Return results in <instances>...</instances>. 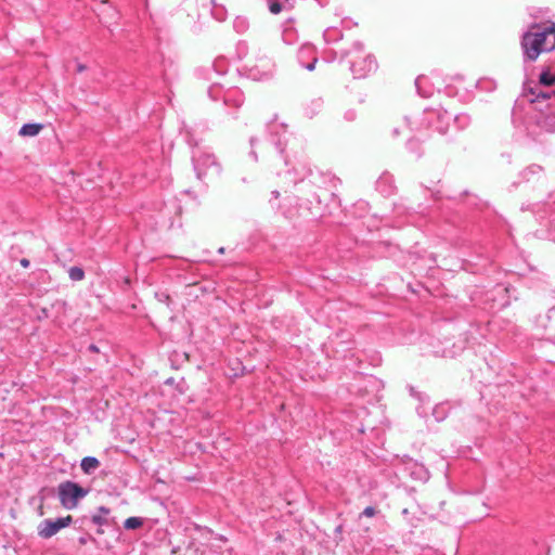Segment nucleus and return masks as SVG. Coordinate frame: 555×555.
Here are the masks:
<instances>
[{"instance_id": "7", "label": "nucleus", "mask_w": 555, "mask_h": 555, "mask_svg": "<svg viewBox=\"0 0 555 555\" xmlns=\"http://www.w3.org/2000/svg\"><path fill=\"white\" fill-rule=\"evenodd\" d=\"M525 95H532V98H529V102L534 103L540 101L541 99L547 100L552 96V94L555 95V91L553 92H544L540 90V87L538 85H534L533 87L529 85H525L524 87Z\"/></svg>"}, {"instance_id": "6", "label": "nucleus", "mask_w": 555, "mask_h": 555, "mask_svg": "<svg viewBox=\"0 0 555 555\" xmlns=\"http://www.w3.org/2000/svg\"><path fill=\"white\" fill-rule=\"evenodd\" d=\"M109 514H111V509L108 507L99 506L98 514L92 515L90 518L82 517V518L77 519L78 520L77 529L83 530L85 525H87V522H91L99 527L115 525L116 520L114 517L109 518L108 517Z\"/></svg>"}, {"instance_id": "28", "label": "nucleus", "mask_w": 555, "mask_h": 555, "mask_svg": "<svg viewBox=\"0 0 555 555\" xmlns=\"http://www.w3.org/2000/svg\"><path fill=\"white\" fill-rule=\"evenodd\" d=\"M38 514L40 516H42L44 513H43V505L41 504L39 507H38Z\"/></svg>"}, {"instance_id": "23", "label": "nucleus", "mask_w": 555, "mask_h": 555, "mask_svg": "<svg viewBox=\"0 0 555 555\" xmlns=\"http://www.w3.org/2000/svg\"><path fill=\"white\" fill-rule=\"evenodd\" d=\"M410 393L417 398L418 400H421V395L415 390V388L413 386L410 387Z\"/></svg>"}, {"instance_id": "3", "label": "nucleus", "mask_w": 555, "mask_h": 555, "mask_svg": "<svg viewBox=\"0 0 555 555\" xmlns=\"http://www.w3.org/2000/svg\"><path fill=\"white\" fill-rule=\"evenodd\" d=\"M89 493L88 488H83L79 483L66 480L57 486V498L60 504L66 509H74L78 503Z\"/></svg>"}, {"instance_id": "16", "label": "nucleus", "mask_w": 555, "mask_h": 555, "mask_svg": "<svg viewBox=\"0 0 555 555\" xmlns=\"http://www.w3.org/2000/svg\"><path fill=\"white\" fill-rule=\"evenodd\" d=\"M269 10L272 14H279L282 11V5L278 0H269Z\"/></svg>"}, {"instance_id": "20", "label": "nucleus", "mask_w": 555, "mask_h": 555, "mask_svg": "<svg viewBox=\"0 0 555 555\" xmlns=\"http://www.w3.org/2000/svg\"><path fill=\"white\" fill-rule=\"evenodd\" d=\"M345 118H346L347 120L352 121V120H354V119H356V113H354L353 111H348V112H346V114H345Z\"/></svg>"}, {"instance_id": "24", "label": "nucleus", "mask_w": 555, "mask_h": 555, "mask_svg": "<svg viewBox=\"0 0 555 555\" xmlns=\"http://www.w3.org/2000/svg\"><path fill=\"white\" fill-rule=\"evenodd\" d=\"M20 263H21V266H22L23 268H28V267H29V264H30V262H29V260H28L27 258H23V259H21V260H20Z\"/></svg>"}, {"instance_id": "1", "label": "nucleus", "mask_w": 555, "mask_h": 555, "mask_svg": "<svg viewBox=\"0 0 555 555\" xmlns=\"http://www.w3.org/2000/svg\"><path fill=\"white\" fill-rule=\"evenodd\" d=\"M524 57L535 61L543 52L555 49V24L547 26L533 25L521 39Z\"/></svg>"}, {"instance_id": "17", "label": "nucleus", "mask_w": 555, "mask_h": 555, "mask_svg": "<svg viewBox=\"0 0 555 555\" xmlns=\"http://www.w3.org/2000/svg\"><path fill=\"white\" fill-rule=\"evenodd\" d=\"M343 531H344V526L343 524L338 525L334 532H335V540L337 543L341 542L343 541Z\"/></svg>"}, {"instance_id": "10", "label": "nucleus", "mask_w": 555, "mask_h": 555, "mask_svg": "<svg viewBox=\"0 0 555 555\" xmlns=\"http://www.w3.org/2000/svg\"><path fill=\"white\" fill-rule=\"evenodd\" d=\"M406 150L415 158H420L423 155L422 142L416 138H412L406 142Z\"/></svg>"}, {"instance_id": "9", "label": "nucleus", "mask_w": 555, "mask_h": 555, "mask_svg": "<svg viewBox=\"0 0 555 555\" xmlns=\"http://www.w3.org/2000/svg\"><path fill=\"white\" fill-rule=\"evenodd\" d=\"M43 128L42 124H25L21 127L18 134L22 137H35Z\"/></svg>"}, {"instance_id": "2", "label": "nucleus", "mask_w": 555, "mask_h": 555, "mask_svg": "<svg viewBox=\"0 0 555 555\" xmlns=\"http://www.w3.org/2000/svg\"><path fill=\"white\" fill-rule=\"evenodd\" d=\"M280 191H271V197L269 198V204L271 205V207L279 210L283 215V217L288 220H294L298 218L300 212V204L298 196L295 194H288V192L284 190L282 199H280Z\"/></svg>"}, {"instance_id": "15", "label": "nucleus", "mask_w": 555, "mask_h": 555, "mask_svg": "<svg viewBox=\"0 0 555 555\" xmlns=\"http://www.w3.org/2000/svg\"><path fill=\"white\" fill-rule=\"evenodd\" d=\"M78 542L80 545H86L89 542H92L96 547H99L100 545L96 538L90 534L89 532H83V534L78 538Z\"/></svg>"}, {"instance_id": "21", "label": "nucleus", "mask_w": 555, "mask_h": 555, "mask_svg": "<svg viewBox=\"0 0 555 555\" xmlns=\"http://www.w3.org/2000/svg\"><path fill=\"white\" fill-rule=\"evenodd\" d=\"M366 62H367V66H369V67H372V66H376V65H377L376 60H375V57H373V56H367Z\"/></svg>"}, {"instance_id": "32", "label": "nucleus", "mask_w": 555, "mask_h": 555, "mask_svg": "<svg viewBox=\"0 0 555 555\" xmlns=\"http://www.w3.org/2000/svg\"><path fill=\"white\" fill-rule=\"evenodd\" d=\"M219 254H223L224 253V248L223 247H220L219 250H218Z\"/></svg>"}, {"instance_id": "27", "label": "nucleus", "mask_w": 555, "mask_h": 555, "mask_svg": "<svg viewBox=\"0 0 555 555\" xmlns=\"http://www.w3.org/2000/svg\"><path fill=\"white\" fill-rule=\"evenodd\" d=\"M56 305L62 306V307H65V306H66V302H65V301H62V300H57V301H55V302L52 305V307H54V306H56Z\"/></svg>"}, {"instance_id": "5", "label": "nucleus", "mask_w": 555, "mask_h": 555, "mask_svg": "<svg viewBox=\"0 0 555 555\" xmlns=\"http://www.w3.org/2000/svg\"><path fill=\"white\" fill-rule=\"evenodd\" d=\"M74 524L75 526H78V520H74L72 515H67L65 517H59L56 519L47 518L43 519L38 525V535L41 539H50L53 535H55L61 529H64L68 527L69 525Z\"/></svg>"}, {"instance_id": "13", "label": "nucleus", "mask_w": 555, "mask_h": 555, "mask_svg": "<svg viewBox=\"0 0 555 555\" xmlns=\"http://www.w3.org/2000/svg\"><path fill=\"white\" fill-rule=\"evenodd\" d=\"M68 275L72 281H81L85 278V271L80 267H70L68 270Z\"/></svg>"}, {"instance_id": "4", "label": "nucleus", "mask_w": 555, "mask_h": 555, "mask_svg": "<svg viewBox=\"0 0 555 555\" xmlns=\"http://www.w3.org/2000/svg\"><path fill=\"white\" fill-rule=\"evenodd\" d=\"M192 162L196 177L199 180H204L209 176H216L220 172V165L212 154L204 152L194 154L192 156Z\"/></svg>"}, {"instance_id": "19", "label": "nucleus", "mask_w": 555, "mask_h": 555, "mask_svg": "<svg viewBox=\"0 0 555 555\" xmlns=\"http://www.w3.org/2000/svg\"><path fill=\"white\" fill-rule=\"evenodd\" d=\"M48 318H50V311H49V309H48V308H46V307L41 308V309H40V311H39V313H38V315H37V319H38L39 321H41V320H44V319H48Z\"/></svg>"}, {"instance_id": "31", "label": "nucleus", "mask_w": 555, "mask_h": 555, "mask_svg": "<svg viewBox=\"0 0 555 555\" xmlns=\"http://www.w3.org/2000/svg\"><path fill=\"white\" fill-rule=\"evenodd\" d=\"M77 69L82 70V69H86V67L83 65L79 64Z\"/></svg>"}, {"instance_id": "33", "label": "nucleus", "mask_w": 555, "mask_h": 555, "mask_svg": "<svg viewBox=\"0 0 555 555\" xmlns=\"http://www.w3.org/2000/svg\"><path fill=\"white\" fill-rule=\"evenodd\" d=\"M402 514L408 515V509H406V508H404V509L402 511Z\"/></svg>"}, {"instance_id": "25", "label": "nucleus", "mask_w": 555, "mask_h": 555, "mask_svg": "<svg viewBox=\"0 0 555 555\" xmlns=\"http://www.w3.org/2000/svg\"><path fill=\"white\" fill-rule=\"evenodd\" d=\"M88 350L94 353L100 351L98 346L94 344L89 345Z\"/></svg>"}, {"instance_id": "18", "label": "nucleus", "mask_w": 555, "mask_h": 555, "mask_svg": "<svg viewBox=\"0 0 555 555\" xmlns=\"http://www.w3.org/2000/svg\"><path fill=\"white\" fill-rule=\"evenodd\" d=\"M377 513L376 508L373 507V506H367L363 509V512L361 513L360 516H365V517H373L375 516Z\"/></svg>"}, {"instance_id": "8", "label": "nucleus", "mask_w": 555, "mask_h": 555, "mask_svg": "<svg viewBox=\"0 0 555 555\" xmlns=\"http://www.w3.org/2000/svg\"><path fill=\"white\" fill-rule=\"evenodd\" d=\"M100 465V461L94 456H86L80 463L81 470L87 475L93 474Z\"/></svg>"}, {"instance_id": "30", "label": "nucleus", "mask_w": 555, "mask_h": 555, "mask_svg": "<svg viewBox=\"0 0 555 555\" xmlns=\"http://www.w3.org/2000/svg\"><path fill=\"white\" fill-rule=\"evenodd\" d=\"M421 79H422V76H418V77L415 79V85H416V87H418Z\"/></svg>"}, {"instance_id": "14", "label": "nucleus", "mask_w": 555, "mask_h": 555, "mask_svg": "<svg viewBox=\"0 0 555 555\" xmlns=\"http://www.w3.org/2000/svg\"><path fill=\"white\" fill-rule=\"evenodd\" d=\"M540 125L547 131H555V115L544 116L540 121Z\"/></svg>"}, {"instance_id": "11", "label": "nucleus", "mask_w": 555, "mask_h": 555, "mask_svg": "<svg viewBox=\"0 0 555 555\" xmlns=\"http://www.w3.org/2000/svg\"><path fill=\"white\" fill-rule=\"evenodd\" d=\"M144 520L141 517H129L124 522V528L126 530H135L143 526Z\"/></svg>"}, {"instance_id": "12", "label": "nucleus", "mask_w": 555, "mask_h": 555, "mask_svg": "<svg viewBox=\"0 0 555 555\" xmlns=\"http://www.w3.org/2000/svg\"><path fill=\"white\" fill-rule=\"evenodd\" d=\"M555 83V72H541L539 77V87L543 86H553Z\"/></svg>"}, {"instance_id": "22", "label": "nucleus", "mask_w": 555, "mask_h": 555, "mask_svg": "<svg viewBox=\"0 0 555 555\" xmlns=\"http://www.w3.org/2000/svg\"><path fill=\"white\" fill-rule=\"evenodd\" d=\"M315 63H317V59L314 57L311 62H309L306 65V69H308V70L314 69Z\"/></svg>"}, {"instance_id": "29", "label": "nucleus", "mask_w": 555, "mask_h": 555, "mask_svg": "<svg viewBox=\"0 0 555 555\" xmlns=\"http://www.w3.org/2000/svg\"><path fill=\"white\" fill-rule=\"evenodd\" d=\"M96 534H103L104 533V530L102 529V527H99L98 526V529L95 531Z\"/></svg>"}, {"instance_id": "26", "label": "nucleus", "mask_w": 555, "mask_h": 555, "mask_svg": "<svg viewBox=\"0 0 555 555\" xmlns=\"http://www.w3.org/2000/svg\"><path fill=\"white\" fill-rule=\"evenodd\" d=\"M238 26H240V27H242V28H244V26H245V22H244L243 20H238V21L236 22V24H235V27H238Z\"/></svg>"}]
</instances>
